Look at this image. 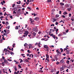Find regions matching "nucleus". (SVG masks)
<instances>
[{
  "label": "nucleus",
  "instance_id": "4468645a",
  "mask_svg": "<svg viewBox=\"0 0 74 74\" xmlns=\"http://www.w3.org/2000/svg\"><path fill=\"white\" fill-rule=\"evenodd\" d=\"M46 58L47 59H49V55H48L47 54H46Z\"/></svg>",
  "mask_w": 74,
  "mask_h": 74
},
{
  "label": "nucleus",
  "instance_id": "bf43d9fd",
  "mask_svg": "<svg viewBox=\"0 0 74 74\" xmlns=\"http://www.w3.org/2000/svg\"><path fill=\"white\" fill-rule=\"evenodd\" d=\"M3 36H5V35H7V34L6 33H3Z\"/></svg>",
  "mask_w": 74,
  "mask_h": 74
},
{
  "label": "nucleus",
  "instance_id": "6ab92c4d",
  "mask_svg": "<svg viewBox=\"0 0 74 74\" xmlns=\"http://www.w3.org/2000/svg\"><path fill=\"white\" fill-rule=\"evenodd\" d=\"M27 8L29 10H32V8H30V7H28Z\"/></svg>",
  "mask_w": 74,
  "mask_h": 74
},
{
  "label": "nucleus",
  "instance_id": "cd10ccee",
  "mask_svg": "<svg viewBox=\"0 0 74 74\" xmlns=\"http://www.w3.org/2000/svg\"><path fill=\"white\" fill-rule=\"evenodd\" d=\"M60 50H61V52H63V49H62V48H60Z\"/></svg>",
  "mask_w": 74,
  "mask_h": 74
},
{
  "label": "nucleus",
  "instance_id": "39448f33",
  "mask_svg": "<svg viewBox=\"0 0 74 74\" xmlns=\"http://www.w3.org/2000/svg\"><path fill=\"white\" fill-rule=\"evenodd\" d=\"M60 63H61V64H62V63H64V62L63 59H62L60 60Z\"/></svg>",
  "mask_w": 74,
  "mask_h": 74
},
{
  "label": "nucleus",
  "instance_id": "603ef678",
  "mask_svg": "<svg viewBox=\"0 0 74 74\" xmlns=\"http://www.w3.org/2000/svg\"><path fill=\"white\" fill-rule=\"evenodd\" d=\"M1 4L2 5H4V4L3 3V2H1Z\"/></svg>",
  "mask_w": 74,
  "mask_h": 74
},
{
  "label": "nucleus",
  "instance_id": "5fc2aeb1",
  "mask_svg": "<svg viewBox=\"0 0 74 74\" xmlns=\"http://www.w3.org/2000/svg\"><path fill=\"white\" fill-rule=\"evenodd\" d=\"M59 13L60 14H62V12L61 11H59Z\"/></svg>",
  "mask_w": 74,
  "mask_h": 74
},
{
  "label": "nucleus",
  "instance_id": "2f4dec72",
  "mask_svg": "<svg viewBox=\"0 0 74 74\" xmlns=\"http://www.w3.org/2000/svg\"><path fill=\"white\" fill-rule=\"evenodd\" d=\"M25 35H23V37H25V36H26H26H27V35L26 34H25Z\"/></svg>",
  "mask_w": 74,
  "mask_h": 74
},
{
  "label": "nucleus",
  "instance_id": "052dcab7",
  "mask_svg": "<svg viewBox=\"0 0 74 74\" xmlns=\"http://www.w3.org/2000/svg\"><path fill=\"white\" fill-rule=\"evenodd\" d=\"M34 16H36L37 15L35 14V13L34 14Z\"/></svg>",
  "mask_w": 74,
  "mask_h": 74
},
{
  "label": "nucleus",
  "instance_id": "473e14b6",
  "mask_svg": "<svg viewBox=\"0 0 74 74\" xmlns=\"http://www.w3.org/2000/svg\"><path fill=\"white\" fill-rule=\"evenodd\" d=\"M71 14L69 13V17H71Z\"/></svg>",
  "mask_w": 74,
  "mask_h": 74
},
{
  "label": "nucleus",
  "instance_id": "6e6552de",
  "mask_svg": "<svg viewBox=\"0 0 74 74\" xmlns=\"http://www.w3.org/2000/svg\"><path fill=\"white\" fill-rule=\"evenodd\" d=\"M64 69V68L63 66H62V67L60 68V71H62Z\"/></svg>",
  "mask_w": 74,
  "mask_h": 74
},
{
  "label": "nucleus",
  "instance_id": "c85d7f7f",
  "mask_svg": "<svg viewBox=\"0 0 74 74\" xmlns=\"http://www.w3.org/2000/svg\"><path fill=\"white\" fill-rule=\"evenodd\" d=\"M47 1V2H51V1H51V0H48Z\"/></svg>",
  "mask_w": 74,
  "mask_h": 74
},
{
  "label": "nucleus",
  "instance_id": "ea45409f",
  "mask_svg": "<svg viewBox=\"0 0 74 74\" xmlns=\"http://www.w3.org/2000/svg\"><path fill=\"white\" fill-rule=\"evenodd\" d=\"M40 43H38V46L39 47H40V46L39 45H40Z\"/></svg>",
  "mask_w": 74,
  "mask_h": 74
},
{
  "label": "nucleus",
  "instance_id": "0eeeda50",
  "mask_svg": "<svg viewBox=\"0 0 74 74\" xmlns=\"http://www.w3.org/2000/svg\"><path fill=\"white\" fill-rule=\"evenodd\" d=\"M39 18L38 17H36V18H34V20H35V21H38V20H39Z\"/></svg>",
  "mask_w": 74,
  "mask_h": 74
},
{
  "label": "nucleus",
  "instance_id": "4c0bfd02",
  "mask_svg": "<svg viewBox=\"0 0 74 74\" xmlns=\"http://www.w3.org/2000/svg\"><path fill=\"white\" fill-rule=\"evenodd\" d=\"M27 52H28V53H31V52H30V50H28L27 51Z\"/></svg>",
  "mask_w": 74,
  "mask_h": 74
},
{
  "label": "nucleus",
  "instance_id": "f8f14e48",
  "mask_svg": "<svg viewBox=\"0 0 74 74\" xmlns=\"http://www.w3.org/2000/svg\"><path fill=\"white\" fill-rule=\"evenodd\" d=\"M60 5H61V6L64 5V3H60Z\"/></svg>",
  "mask_w": 74,
  "mask_h": 74
},
{
  "label": "nucleus",
  "instance_id": "e433bc0d",
  "mask_svg": "<svg viewBox=\"0 0 74 74\" xmlns=\"http://www.w3.org/2000/svg\"><path fill=\"white\" fill-rule=\"evenodd\" d=\"M55 24L56 25H58V22H56V23H55Z\"/></svg>",
  "mask_w": 74,
  "mask_h": 74
},
{
  "label": "nucleus",
  "instance_id": "5701e85b",
  "mask_svg": "<svg viewBox=\"0 0 74 74\" xmlns=\"http://www.w3.org/2000/svg\"><path fill=\"white\" fill-rule=\"evenodd\" d=\"M59 16V15H58V14H56V17L57 18H58Z\"/></svg>",
  "mask_w": 74,
  "mask_h": 74
},
{
  "label": "nucleus",
  "instance_id": "37998d69",
  "mask_svg": "<svg viewBox=\"0 0 74 74\" xmlns=\"http://www.w3.org/2000/svg\"><path fill=\"white\" fill-rule=\"evenodd\" d=\"M10 54H11V55H12V54H14V53H13V52H10Z\"/></svg>",
  "mask_w": 74,
  "mask_h": 74
},
{
  "label": "nucleus",
  "instance_id": "1a4fd4ad",
  "mask_svg": "<svg viewBox=\"0 0 74 74\" xmlns=\"http://www.w3.org/2000/svg\"><path fill=\"white\" fill-rule=\"evenodd\" d=\"M69 52H70V51L69 50L66 51V54H70Z\"/></svg>",
  "mask_w": 74,
  "mask_h": 74
},
{
  "label": "nucleus",
  "instance_id": "69168bd1",
  "mask_svg": "<svg viewBox=\"0 0 74 74\" xmlns=\"http://www.w3.org/2000/svg\"><path fill=\"white\" fill-rule=\"evenodd\" d=\"M14 74H18V73H16V72H15L14 73Z\"/></svg>",
  "mask_w": 74,
  "mask_h": 74
},
{
  "label": "nucleus",
  "instance_id": "9d476101",
  "mask_svg": "<svg viewBox=\"0 0 74 74\" xmlns=\"http://www.w3.org/2000/svg\"><path fill=\"white\" fill-rule=\"evenodd\" d=\"M51 21H52L53 22H56V19L55 18H53L51 20Z\"/></svg>",
  "mask_w": 74,
  "mask_h": 74
},
{
  "label": "nucleus",
  "instance_id": "a878e982",
  "mask_svg": "<svg viewBox=\"0 0 74 74\" xmlns=\"http://www.w3.org/2000/svg\"><path fill=\"white\" fill-rule=\"evenodd\" d=\"M3 42V39L0 40V43H1Z\"/></svg>",
  "mask_w": 74,
  "mask_h": 74
},
{
  "label": "nucleus",
  "instance_id": "f257e3e1",
  "mask_svg": "<svg viewBox=\"0 0 74 74\" xmlns=\"http://www.w3.org/2000/svg\"><path fill=\"white\" fill-rule=\"evenodd\" d=\"M44 48H45V51H48V46H47V45H44ZM45 49H46L47 50H45Z\"/></svg>",
  "mask_w": 74,
  "mask_h": 74
},
{
  "label": "nucleus",
  "instance_id": "09e8293b",
  "mask_svg": "<svg viewBox=\"0 0 74 74\" xmlns=\"http://www.w3.org/2000/svg\"><path fill=\"white\" fill-rule=\"evenodd\" d=\"M56 64H59V62H58V61L57 62Z\"/></svg>",
  "mask_w": 74,
  "mask_h": 74
},
{
  "label": "nucleus",
  "instance_id": "a19ab883",
  "mask_svg": "<svg viewBox=\"0 0 74 74\" xmlns=\"http://www.w3.org/2000/svg\"><path fill=\"white\" fill-rule=\"evenodd\" d=\"M4 36H3V37H2V39H3V40H5V38H4Z\"/></svg>",
  "mask_w": 74,
  "mask_h": 74
},
{
  "label": "nucleus",
  "instance_id": "e2e57ef3",
  "mask_svg": "<svg viewBox=\"0 0 74 74\" xmlns=\"http://www.w3.org/2000/svg\"><path fill=\"white\" fill-rule=\"evenodd\" d=\"M53 34H50V36H52V37L53 36Z\"/></svg>",
  "mask_w": 74,
  "mask_h": 74
},
{
  "label": "nucleus",
  "instance_id": "774afa93",
  "mask_svg": "<svg viewBox=\"0 0 74 74\" xmlns=\"http://www.w3.org/2000/svg\"><path fill=\"white\" fill-rule=\"evenodd\" d=\"M7 49H4V51H7Z\"/></svg>",
  "mask_w": 74,
  "mask_h": 74
},
{
  "label": "nucleus",
  "instance_id": "7ed1b4c3",
  "mask_svg": "<svg viewBox=\"0 0 74 74\" xmlns=\"http://www.w3.org/2000/svg\"><path fill=\"white\" fill-rule=\"evenodd\" d=\"M57 56H60L61 55V53L59 51H58L57 53Z\"/></svg>",
  "mask_w": 74,
  "mask_h": 74
},
{
  "label": "nucleus",
  "instance_id": "a211bd4d",
  "mask_svg": "<svg viewBox=\"0 0 74 74\" xmlns=\"http://www.w3.org/2000/svg\"><path fill=\"white\" fill-rule=\"evenodd\" d=\"M25 62H29V60L27 59H26L25 60Z\"/></svg>",
  "mask_w": 74,
  "mask_h": 74
},
{
  "label": "nucleus",
  "instance_id": "de8ad7c7",
  "mask_svg": "<svg viewBox=\"0 0 74 74\" xmlns=\"http://www.w3.org/2000/svg\"><path fill=\"white\" fill-rule=\"evenodd\" d=\"M15 5V4H14L12 5V7H14Z\"/></svg>",
  "mask_w": 74,
  "mask_h": 74
},
{
  "label": "nucleus",
  "instance_id": "2eb2a0df",
  "mask_svg": "<svg viewBox=\"0 0 74 74\" xmlns=\"http://www.w3.org/2000/svg\"><path fill=\"white\" fill-rule=\"evenodd\" d=\"M18 2H17V4H21V1H18Z\"/></svg>",
  "mask_w": 74,
  "mask_h": 74
},
{
  "label": "nucleus",
  "instance_id": "8fccbe9b",
  "mask_svg": "<svg viewBox=\"0 0 74 74\" xmlns=\"http://www.w3.org/2000/svg\"><path fill=\"white\" fill-rule=\"evenodd\" d=\"M59 71H58V72H57L56 74H59Z\"/></svg>",
  "mask_w": 74,
  "mask_h": 74
},
{
  "label": "nucleus",
  "instance_id": "bb28decb",
  "mask_svg": "<svg viewBox=\"0 0 74 74\" xmlns=\"http://www.w3.org/2000/svg\"><path fill=\"white\" fill-rule=\"evenodd\" d=\"M14 69H15V71H17V69H16V67L15 66Z\"/></svg>",
  "mask_w": 74,
  "mask_h": 74
},
{
  "label": "nucleus",
  "instance_id": "423d86ee",
  "mask_svg": "<svg viewBox=\"0 0 74 74\" xmlns=\"http://www.w3.org/2000/svg\"><path fill=\"white\" fill-rule=\"evenodd\" d=\"M18 33L19 34H21L23 33V31L21 30H19L18 31Z\"/></svg>",
  "mask_w": 74,
  "mask_h": 74
},
{
  "label": "nucleus",
  "instance_id": "c9c22d12",
  "mask_svg": "<svg viewBox=\"0 0 74 74\" xmlns=\"http://www.w3.org/2000/svg\"><path fill=\"white\" fill-rule=\"evenodd\" d=\"M21 61H20V63H22V62H23V60H22L21 59Z\"/></svg>",
  "mask_w": 74,
  "mask_h": 74
},
{
  "label": "nucleus",
  "instance_id": "4be33fe9",
  "mask_svg": "<svg viewBox=\"0 0 74 74\" xmlns=\"http://www.w3.org/2000/svg\"><path fill=\"white\" fill-rule=\"evenodd\" d=\"M67 10L68 11H71V8H68Z\"/></svg>",
  "mask_w": 74,
  "mask_h": 74
},
{
  "label": "nucleus",
  "instance_id": "338daca9",
  "mask_svg": "<svg viewBox=\"0 0 74 74\" xmlns=\"http://www.w3.org/2000/svg\"><path fill=\"white\" fill-rule=\"evenodd\" d=\"M2 23H3V24L4 25V24H5V22H4V21L3 22H2Z\"/></svg>",
  "mask_w": 74,
  "mask_h": 74
},
{
  "label": "nucleus",
  "instance_id": "49530a36",
  "mask_svg": "<svg viewBox=\"0 0 74 74\" xmlns=\"http://www.w3.org/2000/svg\"><path fill=\"white\" fill-rule=\"evenodd\" d=\"M62 18H65V16L64 15H62Z\"/></svg>",
  "mask_w": 74,
  "mask_h": 74
},
{
  "label": "nucleus",
  "instance_id": "f3484780",
  "mask_svg": "<svg viewBox=\"0 0 74 74\" xmlns=\"http://www.w3.org/2000/svg\"><path fill=\"white\" fill-rule=\"evenodd\" d=\"M7 62V60L5 59H4V62H3L4 63H5Z\"/></svg>",
  "mask_w": 74,
  "mask_h": 74
},
{
  "label": "nucleus",
  "instance_id": "412c9836",
  "mask_svg": "<svg viewBox=\"0 0 74 74\" xmlns=\"http://www.w3.org/2000/svg\"><path fill=\"white\" fill-rule=\"evenodd\" d=\"M53 37L54 38V39H55L56 38V37H55V35H53Z\"/></svg>",
  "mask_w": 74,
  "mask_h": 74
},
{
  "label": "nucleus",
  "instance_id": "0e129e2a",
  "mask_svg": "<svg viewBox=\"0 0 74 74\" xmlns=\"http://www.w3.org/2000/svg\"><path fill=\"white\" fill-rule=\"evenodd\" d=\"M71 20H72V21L73 22V21H74V19H72V18H71Z\"/></svg>",
  "mask_w": 74,
  "mask_h": 74
},
{
  "label": "nucleus",
  "instance_id": "ddd939ff",
  "mask_svg": "<svg viewBox=\"0 0 74 74\" xmlns=\"http://www.w3.org/2000/svg\"><path fill=\"white\" fill-rule=\"evenodd\" d=\"M24 47H27V46H28V45L26 43L24 44Z\"/></svg>",
  "mask_w": 74,
  "mask_h": 74
},
{
  "label": "nucleus",
  "instance_id": "f03ea898",
  "mask_svg": "<svg viewBox=\"0 0 74 74\" xmlns=\"http://www.w3.org/2000/svg\"><path fill=\"white\" fill-rule=\"evenodd\" d=\"M31 33L34 36H36V33H35V32H34V31H32L31 32Z\"/></svg>",
  "mask_w": 74,
  "mask_h": 74
},
{
  "label": "nucleus",
  "instance_id": "a18cd8bd",
  "mask_svg": "<svg viewBox=\"0 0 74 74\" xmlns=\"http://www.w3.org/2000/svg\"><path fill=\"white\" fill-rule=\"evenodd\" d=\"M52 26H55V25H54V24H52V25H51V27Z\"/></svg>",
  "mask_w": 74,
  "mask_h": 74
},
{
  "label": "nucleus",
  "instance_id": "680f3d73",
  "mask_svg": "<svg viewBox=\"0 0 74 74\" xmlns=\"http://www.w3.org/2000/svg\"><path fill=\"white\" fill-rule=\"evenodd\" d=\"M58 29H56V32H58Z\"/></svg>",
  "mask_w": 74,
  "mask_h": 74
},
{
  "label": "nucleus",
  "instance_id": "3c124183",
  "mask_svg": "<svg viewBox=\"0 0 74 74\" xmlns=\"http://www.w3.org/2000/svg\"><path fill=\"white\" fill-rule=\"evenodd\" d=\"M68 69H70L71 68V66H69V67H68Z\"/></svg>",
  "mask_w": 74,
  "mask_h": 74
},
{
  "label": "nucleus",
  "instance_id": "dca6fc26",
  "mask_svg": "<svg viewBox=\"0 0 74 74\" xmlns=\"http://www.w3.org/2000/svg\"><path fill=\"white\" fill-rule=\"evenodd\" d=\"M63 14H64V15H65L67 14V13L66 12H65L63 13Z\"/></svg>",
  "mask_w": 74,
  "mask_h": 74
},
{
  "label": "nucleus",
  "instance_id": "aec40b11",
  "mask_svg": "<svg viewBox=\"0 0 74 74\" xmlns=\"http://www.w3.org/2000/svg\"><path fill=\"white\" fill-rule=\"evenodd\" d=\"M4 63H3V62L1 64H2V66H4L5 64Z\"/></svg>",
  "mask_w": 74,
  "mask_h": 74
},
{
  "label": "nucleus",
  "instance_id": "7c9ffc66",
  "mask_svg": "<svg viewBox=\"0 0 74 74\" xmlns=\"http://www.w3.org/2000/svg\"><path fill=\"white\" fill-rule=\"evenodd\" d=\"M39 72H40V73H43V71L42 70H40L39 71Z\"/></svg>",
  "mask_w": 74,
  "mask_h": 74
},
{
  "label": "nucleus",
  "instance_id": "393cba45",
  "mask_svg": "<svg viewBox=\"0 0 74 74\" xmlns=\"http://www.w3.org/2000/svg\"><path fill=\"white\" fill-rule=\"evenodd\" d=\"M69 62H70V61H69L67 60L66 61V63H67L68 64H69Z\"/></svg>",
  "mask_w": 74,
  "mask_h": 74
},
{
  "label": "nucleus",
  "instance_id": "6e6d98bb",
  "mask_svg": "<svg viewBox=\"0 0 74 74\" xmlns=\"http://www.w3.org/2000/svg\"><path fill=\"white\" fill-rule=\"evenodd\" d=\"M25 3H26V4H27V5H28V4H29V3L27 2H26Z\"/></svg>",
  "mask_w": 74,
  "mask_h": 74
},
{
  "label": "nucleus",
  "instance_id": "f704fd0d",
  "mask_svg": "<svg viewBox=\"0 0 74 74\" xmlns=\"http://www.w3.org/2000/svg\"><path fill=\"white\" fill-rule=\"evenodd\" d=\"M48 40V38H45V41H47Z\"/></svg>",
  "mask_w": 74,
  "mask_h": 74
},
{
  "label": "nucleus",
  "instance_id": "864d4df0",
  "mask_svg": "<svg viewBox=\"0 0 74 74\" xmlns=\"http://www.w3.org/2000/svg\"><path fill=\"white\" fill-rule=\"evenodd\" d=\"M0 15H1V16L3 15V13L2 12L0 13Z\"/></svg>",
  "mask_w": 74,
  "mask_h": 74
},
{
  "label": "nucleus",
  "instance_id": "9b49d317",
  "mask_svg": "<svg viewBox=\"0 0 74 74\" xmlns=\"http://www.w3.org/2000/svg\"><path fill=\"white\" fill-rule=\"evenodd\" d=\"M28 33L29 32L27 31L25 32V33H24V34H27V35H28Z\"/></svg>",
  "mask_w": 74,
  "mask_h": 74
},
{
  "label": "nucleus",
  "instance_id": "13d9d810",
  "mask_svg": "<svg viewBox=\"0 0 74 74\" xmlns=\"http://www.w3.org/2000/svg\"><path fill=\"white\" fill-rule=\"evenodd\" d=\"M4 31L5 32V33H6V32H7V30H6L5 29L4 30Z\"/></svg>",
  "mask_w": 74,
  "mask_h": 74
},
{
  "label": "nucleus",
  "instance_id": "58836bf2",
  "mask_svg": "<svg viewBox=\"0 0 74 74\" xmlns=\"http://www.w3.org/2000/svg\"><path fill=\"white\" fill-rule=\"evenodd\" d=\"M18 67H19V68H22V67H21V65H18Z\"/></svg>",
  "mask_w": 74,
  "mask_h": 74
},
{
  "label": "nucleus",
  "instance_id": "4d7b16f0",
  "mask_svg": "<svg viewBox=\"0 0 74 74\" xmlns=\"http://www.w3.org/2000/svg\"><path fill=\"white\" fill-rule=\"evenodd\" d=\"M3 10H5V8H3Z\"/></svg>",
  "mask_w": 74,
  "mask_h": 74
},
{
  "label": "nucleus",
  "instance_id": "b1692460",
  "mask_svg": "<svg viewBox=\"0 0 74 74\" xmlns=\"http://www.w3.org/2000/svg\"><path fill=\"white\" fill-rule=\"evenodd\" d=\"M33 22H34V21H31V24H32H32H33Z\"/></svg>",
  "mask_w": 74,
  "mask_h": 74
},
{
  "label": "nucleus",
  "instance_id": "20e7f679",
  "mask_svg": "<svg viewBox=\"0 0 74 74\" xmlns=\"http://www.w3.org/2000/svg\"><path fill=\"white\" fill-rule=\"evenodd\" d=\"M45 62L47 63H49V59L46 58Z\"/></svg>",
  "mask_w": 74,
  "mask_h": 74
},
{
  "label": "nucleus",
  "instance_id": "72a5a7b5",
  "mask_svg": "<svg viewBox=\"0 0 74 74\" xmlns=\"http://www.w3.org/2000/svg\"><path fill=\"white\" fill-rule=\"evenodd\" d=\"M6 52H6L7 53H8V52H9V53L10 52V51H9V50H6Z\"/></svg>",
  "mask_w": 74,
  "mask_h": 74
},
{
  "label": "nucleus",
  "instance_id": "79ce46f5",
  "mask_svg": "<svg viewBox=\"0 0 74 74\" xmlns=\"http://www.w3.org/2000/svg\"><path fill=\"white\" fill-rule=\"evenodd\" d=\"M66 33H68V32H69V29H67L65 31Z\"/></svg>",
  "mask_w": 74,
  "mask_h": 74
},
{
  "label": "nucleus",
  "instance_id": "c756f323",
  "mask_svg": "<svg viewBox=\"0 0 74 74\" xmlns=\"http://www.w3.org/2000/svg\"><path fill=\"white\" fill-rule=\"evenodd\" d=\"M28 36V37H29L30 38H32V37H30V36H32V35H29Z\"/></svg>",
  "mask_w": 74,
  "mask_h": 74
},
{
  "label": "nucleus",
  "instance_id": "c03bdc74",
  "mask_svg": "<svg viewBox=\"0 0 74 74\" xmlns=\"http://www.w3.org/2000/svg\"><path fill=\"white\" fill-rule=\"evenodd\" d=\"M16 14V12L15 11H13V14Z\"/></svg>",
  "mask_w": 74,
  "mask_h": 74
}]
</instances>
